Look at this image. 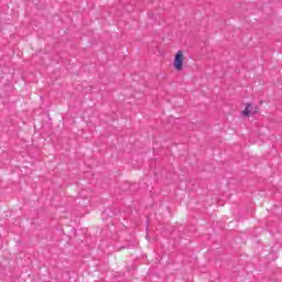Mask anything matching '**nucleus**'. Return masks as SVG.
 <instances>
[{"label": "nucleus", "mask_w": 282, "mask_h": 282, "mask_svg": "<svg viewBox=\"0 0 282 282\" xmlns=\"http://www.w3.org/2000/svg\"><path fill=\"white\" fill-rule=\"evenodd\" d=\"M172 67L174 72H184L186 69V52L178 50L173 55Z\"/></svg>", "instance_id": "obj_1"}, {"label": "nucleus", "mask_w": 282, "mask_h": 282, "mask_svg": "<svg viewBox=\"0 0 282 282\" xmlns=\"http://www.w3.org/2000/svg\"><path fill=\"white\" fill-rule=\"evenodd\" d=\"M254 113H259V107L252 102H246L245 109L241 110V116H243V118H250L254 116Z\"/></svg>", "instance_id": "obj_2"}]
</instances>
